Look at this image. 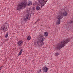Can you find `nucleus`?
<instances>
[{
  "label": "nucleus",
  "instance_id": "f257e3e1",
  "mask_svg": "<svg viewBox=\"0 0 73 73\" xmlns=\"http://www.w3.org/2000/svg\"><path fill=\"white\" fill-rule=\"evenodd\" d=\"M27 3V0H23L21 3H20L17 6V10L20 11L21 9H23L24 8H26L27 5L29 6V5H31L32 4V2L31 1H29Z\"/></svg>",
  "mask_w": 73,
  "mask_h": 73
},
{
  "label": "nucleus",
  "instance_id": "f03ea898",
  "mask_svg": "<svg viewBox=\"0 0 73 73\" xmlns=\"http://www.w3.org/2000/svg\"><path fill=\"white\" fill-rule=\"evenodd\" d=\"M70 41V40L69 39L62 40L61 43L60 44H58V45H57L56 49H57L58 50L59 49H61L62 48H63V47L65 46V45L67 44Z\"/></svg>",
  "mask_w": 73,
  "mask_h": 73
},
{
  "label": "nucleus",
  "instance_id": "7ed1b4c3",
  "mask_svg": "<svg viewBox=\"0 0 73 73\" xmlns=\"http://www.w3.org/2000/svg\"><path fill=\"white\" fill-rule=\"evenodd\" d=\"M40 38L39 41H38L37 42H35V45H38V46H42L43 45V41L45 40V38L42 36H40L39 37Z\"/></svg>",
  "mask_w": 73,
  "mask_h": 73
},
{
  "label": "nucleus",
  "instance_id": "20e7f679",
  "mask_svg": "<svg viewBox=\"0 0 73 73\" xmlns=\"http://www.w3.org/2000/svg\"><path fill=\"white\" fill-rule=\"evenodd\" d=\"M67 15L68 13L66 11L64 12L63 13H62V12L59 11L58 16V17L60 16V17H61L62 19L63 18V16H66Z\"/></svg>",
  "mask_w": 73,
  "mask_h": 73
},
{
  "label": "nucleus",
  "instance_id": "39448f33",
  "mask_svg": "<svg viewBox=\"0 0 73 73\" xmlns=\"http://www.w3.org/2000/svg\"><path fill=\"white\" fill-rule=\"evenodd\" d=\"M38 4H41V7H42V6H44L45 5V4H46V3L47 1H44V0H38Z\"/></svg>",
  "mask_w": 73,
  "mask_h": 73
},
{
  "label": "nucleus",
  "instance_id": "423d86ee",
  "mask_svg": "<svg viewBox=\"0 0 73 73\" xmlns=\"http://www.w3.org/2000/svg\"><path fill=\"white\" fill-rule=\"evenodd\" d=\"M62 19V18L61 17H60V16L58 17V19L56 22V24L58 25H59V24H60V20Z\"/></svg>",
  "mask_w": 73,
  "mask_h": 73
},
{
  "label": "nucleus",
  "instance_id": "0eeeda50",
  "mask_svg": "<svg viewBox=\"0 0 73 73\" xmlns=\"http://www.w3.org/2000/svg\"><path fill=\"white\" fill-rule=\"evenodd\" d=\"M24 42L22 40H19L17 42V45L18 46H21L23 44Z\"/></svg>",
  "mask_w": 73,
  "mask_h": 73
},
{
  "label": "nucleus",
  "instance_id": "6e6552de",
  "mask_svg": "<svg viewBox=\"0 0 73 73\" xmlns=\"http://www.w3.org/2000/svg\"><path fill=\"white\" fill-rule=\"evenodd\" d=\"M29 16V14H26V16L23 19L24 21H27V20H28V18Z\"/></svg>",
  "mask_w": 73,
  "mask_h": 73
},
{
  "label": "nucleus",
  "instance_id": "1a4fd4ad",
  "mask_svg": "<svg viewBox=\"0 0 73 73\" xmlns=\"http://www.w3.org/2000/svg\"><path fill=\"white\" fill-rule=\"evenodd\" d=\"M5 24H4L3 26L1 28V31H3V30L4 31V32L6 31V29H7V28H5Z\"/></svg>",
  "mask_w": 73,
  "mask_h": 73
},
{
  "label": "nucleus",
  "instance_id": "9d476101",
  "mask_svg": "<svg viewBox=\"0 0 73 73\" xmlns=\"http://www.w3.org/2000/svg\"><path fill=\"white\" fill-rule=\"evenodd\" d=\"M44 36H48V33L46 32H44Z\"/></svg>",
  "mask_w": 73,
  "mask_h": 73
},
{
  "label": "nucleus",
  "instance_id": "9b49d317",
  "mask_svg": "<svg viewBox=\"0 0 73 73\" xmlns=\"http://www.w3.org/2000/svg\"><path fill=\"white\" fill-rule=\"evenodd\" d=\"M40 7L39 6H38L36 7V11H39V10H40Z\"/></svg>",
  "mask_w": 73,
  "mask_h": 73
},
{
  "label": "nucleus",
  "instance_id": "f8f14e48",
  "mask_svg": "<svg viewBox=\"0 0 73 73\" xmlns=\"http://www.w3.org/2000/svg\"><path fill=\"white\" fill-rule=\"evenodd\" d=\"M22 52H23V49H21V50H20V52L18 54V56L21 55L22 53Z\"/></svg>",
  "mask_w": 73,
  "mask_h": 73
},
{
  "label": "nucleus",
  "instance_id": "ddd939ff",
  "mask_svg": "<svg viewBox=\"0 0 73 73\" xmlns=\"http://www.w3.org/2000/svg\"><path fill=\"white\" fill-rule=\"evenodd\" d=\"M8 32L6 34V35H5V37H6L7 38V37H8Z\"/></svg>",
  "mask_w": 73,
  "mask_h": 73
},
{
  "label": "nucleus",
  "instance_id": "4468645a",
  "mask_svg": "<svg viewBox=\"0 0 73 73\" xmlns=\"http://www.w3.org/2000/svg\"><path fill=\"white\" fill-rule=\"evenodd\" d=\"M45 68H46L45 69V72H48V68L45 67Z\"/></svg>",
  "mask_w": 73,
  "mask_h": 73
},
{
  "label": "nucleus",
  "instance_id": "2eb2a0df",
  "mask_svg": "<svg viewBox=\"0 0 73 73\" xmlns=\"http://www.w3.org/2000/svg\"><path fill=\"white\" fill-rule=\"evenodd\" d=\"M31 39V37L30 36H29L27 37V39L28 40H30Z\"/></svg>",
  "mask_w": 73,
  "mask_h": 73
},
{
  "label": "nucleus",
  "instance_id": "dca6fc26",
  "mask_svg": "<svg viewBox=\"0 0 73 73\" xmlns=\"http://www.w3.org/2000/svg\"><path fill=\"white\" fill-rule=\"evenodd\" d=\"M58 55H60V53L58 52L56 53V55L55 56L56 57L57 56H58Z\"/></svg>",
  "mask_w": 73,
  "mask_h": 73
},
{
  "label": "nucleus",
  "instance_id": "f3484780",
  "mask_svg": "<svg viewBox=\"0 0 73 73\" xmlns=\"http://www.w3.org/2000/svg\"><path fill=\"white\" fill-rule=\"evenodd\" d=\"M46 69V68H45V67H44L43 69V72H45V70Z\"/></svg>",
  "mask_w": 73,
  "mask_h": 73
},
{
  "label": "nucleus",
  "instance_id": "a211bd4d",
  "mask_svg": "<svg viewBox=\"0 0 73 73\" xmlns=\"http://www.w3.org/2000/svg\"><path fill=\"white\" fill-rule=\"evenodd\" d=\"M70 23H73V19L71 20L70 21Z\"/></svg>",
  "mask_w": 73,
  "mask_h": 73
},
{
  "label": "nucleus",
  "instance_id": "6ab92c4d",
  "mask_svg": "<svg viewBox=\"0 0 73 73\" xmlns=\"http://www.w3.org/2000/svg\"><path fill=\"white\" fill-rule=\"evenodd\" d=\"M41 69H40V70L38 71L37 72L38 73H40V72H41Z\"/></svg>",
  "mask_w": 73,
  "mask_h": 73
},
{
  "label": "nucleus",
  "instance_id": "aec40b11",
  "mask_svg": "<svg viewBox=\"0 0 73 73\" xmlns=\"http://www.w3.org/2000/svg\"><path fill=\"white\" fill-rule=\"evenodd\" d=\"M33 10H35V9L34 7H33L32 8Z\"/></svg>",
  "mask_w": 73,
  "mask_h": 73
},
{
  "label": "nucleus",
  "instance_id": "412c9836",
  "mask_svg": "<svg viewBox=\"0 0 73 73\" xmlns=\"http://www.w3.org/2000/svg\"><path fill=\"white\" fill-rule=\"evenodd\" d=\"M3 68V66H1L0 67V69H1V68Z\"/></svg>",
  "mask_w": 73,
  "mask_h": 73
},
{
  "label": "nucleus",
  "instance_id": "4be33fe9",
  "mask_svg": "<svg viewBox=\"0 0 73 73\" xmlns=\"http://www.w3.org/2000/svg\"><path fill=\"white\" fill-rule=\"evenodd\" d=\"M39 20H38L36 21V22L35 23H37V21H39Z\"/></svg>",
  "mask_w": 73,
  "mask_h": 73
},
{
  "label": "nucleus",
  "instance_id": "5701e85b",
  "mask_svg": "<svg viewBox=\"0 0 73 73\" xmlns=\"http://www.w3.org/2000/svg\"><path fill=\"white\" fill-rule=\"evenodd\" d=\"M21 23H24V21H22V22H21Z\"/></svg>",
  "mask_w": 73,
  "mask_h": 73
},
{
  "label": "nucleus",
  "instance_id": "b1692460",
  "mask_svg": "<svg viewBox=\"0 0 73 73\" xmlns=\"http://www.w3.org/2000/svg\"><path fill=\"white\" fill-rule=\"evenodd\" d=\"M1 68H0V70H1Z\"/></svg>",
  "mask_w": 73,
  "mask_h": 73
},
{
  "label": "nucleus",
  "instance_id": "393cba45",
  "mask_svg": "<svg viewBox=\"0 0 73 73\" xmlns=\"http://www.w3.org/2000/svg\"><path fill=\"white\" fill-rule=\"evenodd\" d=\"M23 24H24V23H23Z\"/></svg>",
  "mask_w": 73,
  "mask_h": 73
}]
</instances>
